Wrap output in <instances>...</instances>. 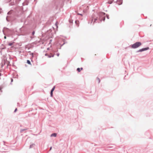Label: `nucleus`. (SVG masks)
Listing matches in <instances>:
<instances>
[{"label":"nucleus","instance_id":"nucleus-1","mask_svg":"<svg viewBox=\"0 0 153 153\" xmlns=\"http://www.w3.org/2000/svg\"><path fill=\"white\" fill-rule=\"evenodd\" d=\"M141 45V43L140 42H137L131 45V47L133 48H137Z\"/></svg>","mask_w":153,"mask_h":153},{"label":"nucleus","instance_id":"nucleus-2","mask_svg":"<svg viewBox=\"0 0 153 153\" xmlns=\"http://www.w3.org/2000/svg\"><path fill=\"white\" fill-rule=\"evenodd\" d=\"M148 49H149L148 48H143V49H142L138 51H139V52H142V51H144L147 50Z\"/></svg>","mask_w":153,"mask_h":153},{"label":"nucleus","instance_id":"nucleus-3","mask_svg":"<svg viewBox=\"0 0 153 153\" xmlns=\"http://www.w3.org/2000/svg\"><path fill=\"white\" fill-rule=\"evenodd\" d=\"M56 134L55 133H53L51 135V137H56Z\"/></svg>","mask_w":153,"mask_h":153},{"label":"nucleus","instance_id":"nucleus-4","mask_svg":"<svg viewBox=\"0 0 153 153\" xmlns=\"http://www.w3.org/2000/svg\"><path fill=\"white\" fill-rule=\"evenodd\" d=\"M51 56H49V55H48L47 54H45V55L46 56H48V57L49 58H50L51 57H53L54 56V55H53L52 54H51Z\"/></svg>","mask_w":153,"mask_h":153},{"label":"nucleus","instance_id":"nucleus-5","mask_svg":"<svg viewBox=\"0 0 153 153\" xmlns=\"http://www.w3.org/2000/svg\"><path fill=\"white\" fill-rule=\"evenodd\" d=\"M82 68H78L77 69V71H78V72H80L81 70H82Z\"/></svg>","mask_w":153,"mask_h":153},{"label":"nucleus","instance_id":"nucleus-6","mask_svg":"<svg viewBox=\"0 0 153 153\" xmlns=\"http://www.w3.org/2000/svg\"><path fill=\"white\" fill-rule=\"evenodd\" d=\"M119 0L120 1V2L119 3V1H118V0L117 1V2L118 3V4H122V0Z\"/></svg>","mask_w":153,"mask_h":153},{"label":"nucleus","instance_id":"nucleus-7","mask_svg":"<svg viewBox=\"0 0 153 153\" xmlns=\"http://www.w3.org/2000/svg\"><path fill=\"white\" fill-rule=\"evenodd\" d=\"M27 63L28 64H30V65L31 64L30 61L29 60H27Z\"/></svg>","mask_w":153,"mask_h":153},{"label":"nucleus","instance_id":"nucleus-8","mask_svg":"<svg viewBox=\"0 0 153 153\" xmlns=\"http://www.w3.org/2000/svg\"><path fill=\"white\" fill-rule=\"evenodd\" d=\"M55 88V86H54L52 89L51 91H53L54 90Z\"/></svg>","mask_w":153,"mask_h":153},{"label":"nucleus","instance_id":"nucleus-9","mask_svg":"<svg viewBox=\"0 0 153 153\" xmlns=\"http://www.w3.org/2000/svg\"><path fill=\"white\" fill-rule=\"evenodd\" d=\"M53 91H51V97L53 96Z\"/></svg>","mask_w":153,"mask_h":153},{"label":"nucleus","instance_id":"nucleus-10","mask_svg":"<svg viewBox=\"0 0 153 153\" xmlns=\"http://www.w3.org/2000/svg\"><path fill=\"white\" fill-rule=\"evenodd\" d=\"M97 18H96L95 19H94V22H93V24H94V23L95 22H96V21L97 20Z\"/></svg>","mask_w":153,"mask_h":153},{"label":"nucleus","instance_id":"nucleus-11","mask_svg":"<svg viewBox=\"0 0 153 153\" xmlns=\"http://www.w3.org/2000/svg\"><path fill=\"white\" fill-rule=\"evenodd\" d=\"M13 45V43H9L8 44V45L9 46H11Z\"/></svg>","mask_w":153,"mask_h":153},{"label":"nucleus","instance_id":"nucleus-12","mask_svg":"<svg viewBox=\"0 0 153 153\" xmlns=\"http://www.w3.org/2000/svg\"><path fill=\"white\" fill-rule=\"evenodd\" d=\"M79 22L78 21H75V23H76V24H77V25L78 24V23H79Z\"/></svg>","mask_w":153,"mask_h":153},{"label":"nucleus","instance_id":"nucleus-13","mask_svg":"<svg viewBox=\"0 0 153 153\" xmlns=\"http://www.w3.org/2000/svg\"><path fill=\"white\" fill-rule=\"evenodd\" d=\"M77 14H78V15H81V16H82V14H79V13H78Z\"/></svg>","mask_w":153,"mask_h":153},{"label":"nucleus","instance_id":"nucleus-14","mask_svg":"<svg viewBox=\"0 0 153 153\" xmlns=\"http://www.w3.org/2000/svg\"><path fill=\"white\" fill-rule=\"evenodd\" d=\"M34 33H35L34 32V31H33V32H32V35H34Z\"/></svg>","mask_w":153,"mask_h":153},{"label":"nucleus","instance_id":"nucleus-15","mask_svg":"<svg viewBox=\"0 0 153 153\" xmlns=\"http://www.w3.org/2000/svg\"><path fill=\"white\" fill-rule=\"evenodd\" d=\"M17 110V108H16L15 110V111H14V112H16Z\"/></svg>","mask_w":153,"mask_h":153},{"label":"nucleus","instance_id":"nucleus-16","mask_svg":"<svg viewBox=\"0 0 153 153\" xmlns=\"http://www.w3.org/2000/svg\"><path fill=\"white\" fill-rule=\"evenodd\" d=\"M93 19H92V20H91V22H90V23H92V21H93Z\"/></svg>","mask_w":153,"mask_h":153},{"label":"nucleus","instance_id":"nucleus-17","mask_svg":"<svg viewBox=\"0 0 153 153\" xmlns=\"http://www.w3.org/2000/svg\"><path fill=\"white\" fill-rule=\"evenodd\" d=\"M11 82L13 81V79H11Z\"/></svg>","mask_w":153,"mask_h":153},{"label":"nucleus","instance_id":"nucleus-18","mask_svg":"<svg viewBox=\"0 0 153 153\" xmlns=\"http://www.w3.org/2000/svg\"><path fill=\"white\" fill-rule=\"evenodd\" d=\"M6 36H4V38L5 39H6Z\"/></svg>","mask_w":153,"mask_h":153},{"label":"nucleus","instance_id":"nucleus-19","mask_svg":"<svg viewBox=\"0 0 153 153\" xmlns=\"http://www.w3.org/2000/svg\"><path fill=\"white\" fill-rule=\"evenodd\" d=\"M98 80H99V82H100V80L99 79H98Z\"/></svg>","mask_w":153,"mask_h":153},{"label":"nucleus","instance_id":"nucleus-20","mask_svg":"<svg viewBox=\"0 0 153 153\" xmlns=\"http://www.w3.org/2000/svg\"><path fill=\"white\" fill-rule=\"evenodd\" d=\"M51 149H52V147H51L50 148V150H51Z\"/></svg>","mask_w":153,"mask_h":153},{"label":"nucleus","instance_id":"nucleus-21","mask_svg":"<svg viewBox=\"0 0 153 153\" xmlns=\"http://www.w3.org/2000/svg\"><path fill=\"white\" fill-rule=\"evenodd\" d=\"M56 25V26H57V23H56V24H55Z\"/></svg>","mask_w":153,"mask_h":153},{"label":"nucleus","instance_id":"nucleus-22","mask_svg":"<svg viewBox=\"0 0 153 153\" xmlns=\"http://www.w3.org/2000/svg\"><path fill=\"white\" fill-rule=\"evenodd\" d=\"M109 3V4H111V3Z\"/></svg>","mask_w":153,"mask_h":153},{"label":"nucleus","instance_id":"nucleus-23","mask_svg":"<svg viewBox=\"0 0 153 153\" xmlns=\"http://www.w3.org/2000/svg\"><path fill=\"white\" fill-rule=\"evenodd\" d=\"M57 55L58 56H59V54H58Z\"/></svg>","mask_w":153,"mask_h":153},{"label":"nucleus","instance_id":"nucleus-24","mask_svg":"<svg viewBox=\"0 0 153 153\" xmlns=\"http://www.w3.org/2000/svg\"><path fill=\"white\" fill-rule=\"evenodd\" d=\"M1 88H0V91H1Z\"/></svg>","mask_w":153,"mask_h":153}]
</instances>
